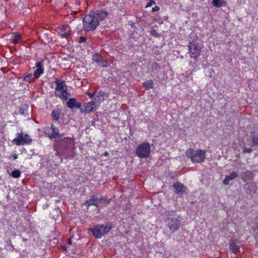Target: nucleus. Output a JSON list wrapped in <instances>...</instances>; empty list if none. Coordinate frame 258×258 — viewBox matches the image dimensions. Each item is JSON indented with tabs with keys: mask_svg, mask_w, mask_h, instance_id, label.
Segmentation results:
<instances>
[{
	"mask_svg": "<svg viewBox=\"0 0 258 258\" xmlns=\"http://www.w3.org/2000/svg\"><path fill=\"white\" fill-rule=\"evenodd\" d=\"M237 240H231L230 241V248L234 251V252H236V251L238 250V248L237 247Z\"/></svg>",
	"mask_w": 258,
	"mask_h": 258,
	"instance_id": "20",
	"label": "nucleus"
},
{
	"mask_svg": "<svg viewBox=\"0 0 258 258\" xmlns=\"http://www.w3.org/2000/svg\"><path fill=\"white\" fill-rule=\"evenodd\" d=\"M68 243L69 244H72V240H71V238H70L69 240H68Z\"/></svg>",
	"mask_w": 258,
	"mask_h": 258,
	"instance_id": "39",
	"label": "nucleus"
},
{
	"mask_svg": "<svg viewBox=\"0 0 258 258\" xmlns=\"http://www.w3.org/2000/svg\"><path fill=\"white\" fill-rule=\"evenodd\" d=\"M60 110L59 109L53 110L51 112V116L53 119L56 121L58 120L59 118Z\"/></svg>",
	"mask_w": 258,
	"mask_h": 258,
	"instance_id": "19",
	"label": "nucleus"
},
{
	"mask_svg": "<svg viewBox=\"0 0 258 258\" xmlns=\"http://www.w3.org/2000/svg\"><path fill=\"white\" fill-rule=\"evenodd\" d=\"M21 38V36L20 34L14 33L12 34V36L11 37V40L12 42L14 44L18 43L19 40Z\"/></svg>",
	"mask_w": 258,
	"mask_h": 258,
	"instance_id": "18",
	"label": "nucleus"
},
{
	"mask_svg": "<svg viewBox=\"0 0 258 258\" xmlns=\"http://www.w3.org/2000/svg\"><path fill=\"white\" fill-rule=\"evenodd\" d=\"M108 155V153L107 152H105L104 153V156H107Z\"/></svg>",
	"mask_w": 258,
	"mask_h": 258,
	"instance_id": "40",
	"label": "nucleus"
},
{
	"mask_svg": "<svg viewBox=\"0 0 258 258\" xmlns=\"http://www.w3.org/2000/svg\"><path fill=\"white\" fill-rule=\"evenodd\" d=\"M97 106L96 103L94 101L86 103L84 104L83 107L81 109V112L85 113H89L96 110Z\"/></svg>",
	"mask_w": 258,
	"mask_h": 258,
	"instance_id": "11",
	"label": "nucleus"
},
{
	"mask_svg": "<svg viewBox=\"0 0 258 258\" xmlns=\"http://www.w3.org/2000/svg\"><path fill=\"white\" fill-rule=\"evenodd\" d=\"M173 186L175 189V192L177 194H183L185 191V187L181 183H174Z\"/></svg>",
	"mask_w": 258,
	"mask_h": 258,
	"instance_id": "15",
	"label": "nucleus"
},
{
	"mask_svg": "<svg viewBox=\"0 0 258 258\" xmlns=\"http://www.w3.org/2000/svg\"><path fill=\"white\" fill-rule=\"evenodd\" d=\"M108 94L103 91H99L97 94H96L94 99L98 102H102L104 101L108 97Z\"/></svg>",
	"mask_w": 258,
	"mask_h": 258,
	"instance_id": "14",
	"label": "nucleus"
},
{
	"mask_svg": "<svg viewBox=\"0 0 258 258\" xmlns=\"http://www.w3.org/2000/svg\"><path fill=\"white\" fill-rule=\"evenodd\" d=\"M188 47L190 57L196 58L200 55L201 49L199 47L197 42L189 41Z\"/></svg>",
	"mask_w": 258,
	"mask_h": 258,
	"instance_id": "7",
	"label": "nucleus"
},
{
	"mask_svg": "<svg viewBox=\"0 0 258 258\" xmlns=\"http://www.w3.org/2000/svg\"><path fill=\"white\" fill-rule=\"evenodd\" d=\"M251 152H252V149L251 148H247L246 147L243 148V153H250Z\"/></svg>",
	"mask_w": 258,
	"mask_h": 258,
	"instance_id": "33",
	"label": "nucleus"
},
{
	"mask_svg": "<svg viewBox=\"0 0 258 258\" xmlns=\"http://www.w3.org/2000/svg\"><path fill=\"white\" fill-rule=\"evenodd\" d=\"M252 142L254 145L258 144V137H253L252 139Z\"/></svg>",
	"mask_w": 258,
	"mask_h": 258,
	"instance_id": "32",
	"label": "nucleus"
},
{
	"mask_svg": "<svg viewBox=\"0 0 258 258\" xmlns=\"http://www.w3.org/2000/svg\"><path fill=\"white\" fill-rule=\"evenodd\" d=\"M185 154L194 163H202L206 158V151L202 150L195 151L190 148L186 150Z\"/></svg>",
	"mask_w": 258,
	"mask_h": 258,
	"instance_id": "3",
	"label": "nucleus"
},
{
	"mask_svg": "<svg viewBox=\"0 0 258 258\" xmlns=\"http://www.w3.org/2000/svg\"><path fill=\"white\" fill-rule=\"evenodd\" d=\"M157 33L156 32L155 30H152L151 31V34L153 36H156Z\"/></svg>",
	"mask_w": 258,
	"mask_h": 258,
	"instance_id": "36",
	"label": "nucleus"
},
{
	"mask_svg": "<svg viewBox=\"0 0 258 258\" xmlns=\"http://www.w3.org/2000/svg\"><path fill=\"white\" fill-rule=\"evenodd\" d=\"M155 4V2L154 0H149V2L145 6V8H148L151 7L152 5Z\"/></svg>",
	"mask_w": 258,
	"mask_h": 258,
	"instance_id": "30",
	"label": "nucleus"
},
{
	"mask_svg": "<svg viewBox=\"0 0 258 258\" xmlns=\"http://www.w3.org/2000/svg\"><path fill=\"white\" fill-rule=\"evenodd\" d=\"M101 59V57L98 53H95L92 56V60L97 63H98Z\"/></svg>",
	"mask_w": 258,
	"mask_h": 258,
	"instance_id": "25",
	"label": "nucleus"
},
{
	"mask_svg": "<svg viewBox=\"0 0 258 258\" xmlns=\"http://www.w3.org/2000/svg\"><path fill=\"white\" fill-rule=\"evenodd\" d=\"M74 14H77V12H74Z\"/></svg>",
	"mask_w": 258,
	"mask_h": 258,
	"instance_id": "42",
	"label": "nucleus"
},
{
	"mask_svg": "<svg viewBox=\"0 0 258 258\" xmlns=\"http://www.w3.org/2000/svg\"><path fill=\"white\" fill-rule=\"evenodd\" d=\"M237 175H238L237 172L234 171L232 172L229 175L226 176L225 179L223 181V183L225 185L228 184L229 181L234 179L236 177H237Z\"/></svg>",
	"mask_w": 258,
	"mask_h": 258,
	"instance_id": "16",
	"label": "nucleus"
},
{
	"mask_svg": "<svg viewBox=\"0 0 258 258\" xmlns=\"http://www.w3.org/2000/svg\"><path fill=\"white\" fill-rule=\"evenodd\" d=\"M23 80L25 82H34L35 81V78H32V75L31 74H28L25 76Z\"/></svg>",
	"mask_w": 258,
	"mask_h": 258,
	"instance_id": "23",
	"label": "nucleus"
},
{
	"mask_svg": "<svg viewBox=\"0 0 258 258\" xmlns=\"http://www.w3.org/2000/svg\"><path fill=\"white\" fill-rule=\"evenodd\" d=\"M50 130L52 131L51 133L48 134V137L51 139H53L59 138L63 137L64 139H67L71 141V142H73V136L72 137H64L63 134H60L58 132V130L57 128L55 127L52 124H51Z\"/></svg>",
	"mask_w": 258,
	"mask_h": 258,
	"instance_id": "8",
	"label": "nucleus"
},
{
	"mask_svg": "<svg viewBox=\"0 0 258 258\" xmlns=\"http://www.w3.org/2000/svg\"><path fill=\"white\" fill-rule=\"evenodd\" d=\"M56 87L55 88V95L59 97L63 101H67L70 93L68 92V87L64 81L57 80L55 81Z\"/></svg>",
	"mask_w": 258,
	"mask_h": 258,
	"instance_id": "2",
	"label": "nucleus"
},
{
	"mask_svg": "<svg viewBox=\"0 0 258 258\" xmlns=\"http://www.w3.org/2000/svg\"><path fill=\"white\" fill-rule=\"evenodd\" d=\"M67 105L69 108H81V104L77 102V99L75 98H70L67 102Z\"/></svg>",
	"mask_w": 258,
	"mask_h": 258,
	"instance_id": "13",
	"label": "nucleus"
},
{
	"mask_svg": "<svg viewBox=\"0 0 258 258\" xmlns=\"http://www.w3.org/2000/svg\"><path fill=\"white\" fill-rule=\"evenodd\" d=\"M27 106H24L20 109V113L23 115L26 116L27 114Z\"/></svg>",
	"mask_w": 258,
	"mask_h": 258,
	"instance_id": "26",
	"label": "nucleus"
},
{
	"mask_svg": "<svg viewBox=\"0 0 258 258\" xmlns=\"http://www.w3.org/2000/svg\"><path fill=\"white\" fill-rule=\"evenodd\" d=\"M84 205L86 206L87 209L91 206H95L97 207V204H96L91 198L90 200H86L85 202Z\"/></svg>",
	"mask_w": 258,
	"mask_h": 258,
	"instance_id": "22",
	"label": "nucleus"
},
{
	"mask_svg": "<svg viewBox=\"0 0 258 258\" xmlns=\"http://www.w3.org/2000/svg\"><path fill=\"white\" fill-rule=\"evenodd\" d=\"M86 38L85 37H81L80 38V40H79V42L80 43H85L86 42Z\"/></svg>",
	"mask_w": 258,
	"mask_h": 258,
	"instance_id": "34",
	"label": "nucleus"
},
{
	"mask_svg": "<svg viewBox=\"0 0 258 258\" xmlns=\"http://www.w3.org/2000/svg\"><path fill=\"white\" fill-rule=\"evenodd\" d=\"M12 157L13 158L14 160H16L17 159V156L16 155H13Z\"/></svg>",
	"mask_w": 258,
	"mask_h": 258,
	"instance_id": "38",
	"label": "nucleus"
},
{
	"mask_svg": "<svg viewBox=\"0 0 258 258\" xmlns=\"http://www.w3.org/2000/svg\"><path fill=\"white\" fill-rule=\"evenodd\" d=\"M32 141L28 134L21 132L17 133L16 137L13 140V142L17 146H23L30 144Z\"/></svg>",
	"mask_w": 258,
	"mask_h": 258,
	"instance_id": "5",
	"label": "nucleus"
},
{
	"mask_svg": "<svg viewBox=\"0 0 258 258\" xmlns=\"http://www.w3.org/2000/svg\"><path fill=\"white\" fill-rule=\"evenodd\" d=\"M10 175L15 178H19L21 175V171L20 170H15L11 172Z\"/></svg>",
	"mask_w": 258,
	"mask_h": 258,
	"instance_id": "24",
	"label": "nucleus"
},
{
	"mask_svg": "<svg viewBox=\"0 0 258 258\" xmlns=\"http://www.w3.org/2000/svg\"><path fill=\"white\" fill-rule=\"evenodd\" d=\"M132 27H134L135 26V24H132Z\"/></svg>",
	"mask_w": 258,
	"mask_h": 258,
	"instance_id": "41",
	"label": "nucleus"
},
{
	"mask_svg": "<svg viewBox=\"0 0 258 258\" xmlns=\"http://www.w3.org/2000/svg\"><path fill=\"white\" fill-rule=\"evenodd\" d=\"M91 199L92 200H93V201L96 203L97 204V205L98 204V202L101 200V199H99V198H98L97 196H93L92 197H91Z\"/></svg>",
	"mask_w": 258,
	"mask_h": 258,
	"instance_id": "31",
	"label": "nucleus"
},
{
	"mask_svg": "<svg viewBox=\"0 0 258 258\" xmlns=\"http://www.w3.org/2000/svg\"><path fill=\"white\" fill-rule=\"evenodd\" d=\"M160 10V8L158 6H155V7L152 8V12H155L158 11Z\"/></svg>",
	"mask_w": 258,
	"mask_h": 258,
	"instance_id": "35",
	"label": "nucleus"
},
{
	"mask_svg": "<svg viewBox=\"0 0 258 258\" xmlns=\"http://www.w3.org/2000/svg\"><path fill=\"white\" fill-rule=\"evenodd\" d=\"M144 86L147 89H150L153 87L154 84L152 80H147L143 83Z\"/></svg>",
	"mask_w": 258,
	"mask_h": 258,
	"instance_id": "21",
	"label": "nucleus"
},
{
	"mask_svg": "<svg viewBox=\"0 0 258 258\" xmlns=\"http://www.w3.org/2000/svg\"><path fill=\"white\" fill-rule=\"evenodd\" d=\"M213 5L216 8L226 7L227 3L225 0H213Z\"/></svg>",
	"mask_w": 258,
	"mask_h": 258,
	"instance_id": "17",
	"label": "nucleus"
},
{
	"mask_svg": "<svg viewBox=\"0 0 258 258\" xmlns=\"http://www.w3.org/2000/svg\"><path fill=\"white\" fill-rule=\"evenodd\" d=\"M71 28L67 25H62L58 27V36L61 38H68L71 35Z\"/></svg>",
	"mask_w": 258,
	"mask_h": 258,
	"instance_id": "10",
	"label": "nucleus"
},
{
	"mask_svg": "<svg viewBox=\"0 0 258 258\" xmlns=\"http://www.w3.org/2000/svg\"><path fill=\"white\" fill-rule=\"evenodd\" d=\"M108 15L106 11L97 10L91 11L83 19V29L87 31L94 30L99 25L100 21L103 20Z\"/></svg>",
	"mask_w": 258,
	"mask_h": 258,
	"instance_id": "1",
	"label": "nucleus"
},
{
	"mask_svg": "<svg viewBox=\"0 0 258 258\" xmlns=\"http://www.w3.org/2000/svg\"><path fill=\"white\" fill-rule=\"evenodd\" d=\"M167 220L168 221L167 226L172 232L177 230L181 225V221L179 217L167 218Z\"/></svg>",
	"mask_w": 258,
	"mask_h": 258,
	"instance_id": "9",
	"label": "nucleus"
},
{
	"mask_svg": "<svg viewBox=\"0 0 258 258\" xmlns=\"http://www.w3.org/2000/svg\"><path fill=\"white\" fill-rule=\"evenodd\" d=\"M87 95L91 98H92L93 97H95L94 93H88Z\"/></svg>",
	"mask_w": 258,
	"mask_h": 258,
	"instance_id": "37",
	"label": "nucleus"
},
{
	"mask_svg": "<svg viewBox=\"0 0 258 258\" xmlns=\"http://www.w3.org/2000/svg\"><path fill=\"white\" fill-rule=\"evenodd\" d=\"M244 174H245V176L247 177V178H252V176H253V173L251 171H249V170H247L245 173H244Z\"/></svg>",
	"mask_w": 258,
	"mask_h": 258,
	"instance_id": "29",
	"label": "nucleus"
},
{
	"mask_svg": "<svg viewBox=\"0 0 258 258\" xmlns=\"http://www.w3.org/2000/svg\"><path fill=\"white\" fill-rule=\"evenodd\" d=\"M98 65L102 67H106L108 66V62L105 60L101 59L98 63Z\"/></svg>",
	"mask_w": 258,
	"mask_h": 258,
	"instance_id": "28",
	"label": "nucleus"
},
{
	"mask_svg": "<svg viewBox=\"0 0 258 258\" xmlns=\"http://www.w3.org/2000/svg\"><path fill=\"white\" fill-rule=\"evenodd\" d=\"M175 213L174 210H167L164 212V215L166 216V218H168V217L170 216L173 215Z\"/></svg>",
	"mask_w": 258,
	"mask_h": 258,
	"instance_id": "27",
	"label": "nucleus"
},
{
	"mask_svg": "<svg viewBox=\"0 0 258 258\" xmlns=\"http://www.w3.org/2000/svg\"><path fill=\"white\" fill-rule=\"evenodd\" d=\"M111 227L108 224L98 225L93 228H90L91 231L96 238H100L111 230Z\"/></svg>",
	"mask_w": 258,
	"mask_h": 258,
	"instance_id": "4",
	"label": "nucleus"
},
{
	"mask_svg": "<svg viewBox=\"0 0 258 258\" xmlns=\"http://www.w3.org/2000/svg\"><path fill=\"white\" fill-rule=\"evenodd\" d=\"M151 152V147L149 143L144 142L140 144L137 150V155L141 158H145L149 156Z\"/></svg>",
	"mask_w": 258,
	"mask_h": 258,
	"instance_id": "6",
	"label": "nucleus"
},
{
	"mask_svg": "<svg viewBox=\"0 0 258 258\" xmlns=\"http://www.w3.org/2000/svg\"><path fill=\"white\" fill-rule=\"evenodd\" d=\"M35 68L36 70L34 72L33 75L35 79H38L44 73L43 62L42 61L36 62Z\"/></svg>",
	"mask_w": 258,
	"mask_h": 258,
	"instance_id": "12",
	"label": "nucleus"
}]
</instances>
